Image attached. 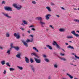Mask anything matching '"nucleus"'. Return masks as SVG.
I'll use <instances>...</instances> for the list:
<instances>
[{"label":"nucleus","mask_w":79,"mask_h":79,"mask_svg":"<svg viewBox=\"0 0 79 79\" xmlns=\"http://www.w3.org/2000/svg\"><path fill=\"white\" fill-rule=\"evenodd\" d=\"M13 6L18 10H20L23 8V6L21 4L18 3L14 4L13 5Z\"/></svg>","instance_id":"nucleus-1"},{"label":"nucleus","mask_w":79,"mask_h":79,"mask_svg":"<svg viewBox=\"0 0 79 79\" xmlns=\"http://www.w3.org/2000/svg\"><path fill=\"white\" fill-rule=\"evenodd\" d=\"M2 14H3V15H4L5 17L7 18H8V19H11V16L9 15L8 14H6L4 12H2Z\"/></svg>","instance_id":"nucleus-2"},{"label":"nucleus","mask_w":79,"mask_h":79,"mask_svg":"<svg viewBox=\"0 0 79 79\" xmlns=\"http://www.w3.org/2000/svg\"><path fill=\"white\" fill-rule=\"evenodd\" d=\"M5 10L6 11H12V9L11 7H10L9 6H6L4 8Z\"/></svg>","instance_id":"nucleus-3"},{"label":"nucleus","mask_w":79,"mask_h":79,"mask_svg":"<svg viewBox=\"0 0 79 79\" xmlns=\"http://www.w3.org/2000/svg\"><path fill=\"white\" fill-rule=\"evenodd\" d=\"M30 67H31V69L33 73H35V67H34V65H30Z\"/></svg>","instance_id":"nucleus-4"},{"label":"nucleus","mask_w":79,"mask_h":79,"mask_svg":"<svg viewBox=\"0 0 79 79\" xmlns=\"http://www.w3.org/2000/svg\"><path fill=\"white\" fill-rule=\"evenodd\" d=\"M52 45L54 46H56V47H57V48H58L59 49H60V48H60V46H59V45L58 44H57V43H56V42L54 41H53V43L52 44Z\"/></svg>","instance_id":"nucleus-5"},{"label":"nucleus","mask_w":79,"mask_h":79,"mask_svg":"<svg viewBox=\"0 0 79 79\" xmlns=\"http://www.w3.org/2000/svg\"><path fill=\"white\" fill-rule=\"evenodd\" d=\"M71 33L72 34H73V35H75L77 37H79V34H76V32L75 31H71Z\"/></svg>","instance_id":"nucleus-6"},{"label":"nucleus","mask_w":79,"mask_h":79,"mask_svg":"<svg viewBox=\"0 0 79 79\" xmlns=\"http://www.w3.org/2000/svg\"><path fill=\"white\" fill-rule=\"evenodd\" d=\"M14 36H15V37H16L17 39H19L20 37V36H19V33H17V34L16 33H15L14 34Z\"/></svg>","instance_id":"nucleus-7"},{"label":"nucleus","mask_w":79,"mask_h":79,"mask_svg":"<svg viewBox=\"0 0 79 79\" xmlns=\"http://www.w3.org/2000/svg\"><path fill=\"white\" fill-rule=\"evenodd\" d=\"M34 59L36 63H40L41 62V60L40 59H38L37 58H34Z\"/></svg>","instance_id":"nucleus-8"},{"label":"nucleus","mask_w":79,"mask_h":79,"mask_svg":"<svg viewBox=\"0 0 79 79\" xmlns=\"http://www.w3.org/2000/svg\"><path fill=\"white\" fill-rule=\"evenodd\" d=\"M34 41V39L31 38L30 40L27 39L26 41V42L28 43V42H33Z\"/></svg>","instance_id":"nucleus-9"},{"label":"nucleus","mask_w":79,"mask_h":79,"mask_svg":"<svg viewBox=\"0 0 79 79\" xmlns=\"http://www.w3.org/2000/svg\"><path fill=\"white\" fill-rule=\"evenodd\" d=\"M51 16H52V15L50 14H47V15H45V18H46V19L47 20H48L49 19H50V17Z\"/></svg>","instance_id":"nucleus-10"},{"label":"nucleus","mask_w":79,"mask_h":79,"mask_svg":"<svg viewBox=\"0 0 79 79\" xmlns=\"http://www.w3.org/2000/svg\"><path fill=\"white\" fill-rule=\"evenodd\" d=\"M22 42L23 44L26 47H28V45H27V43L26 42L22 40Z\"/></svg>","instance_id":"nucleus-11"},{"label":"nucleus","mask_w":79,"mask_h":79,"mask_svg":"<svg viewBox=\"0 0 79 79\" xmlns=\"http://www.w3.org/2000/svg\"><path fill=\"white\" fill-rule=\"evenodd\" d=\"M21 53H19L18 54L16 55V57L18 58H19V59H21Z\"/></svg>","instance_id":"nucleus-12"},{"label":"nucleus","mask_w":79,"mask_h":79,"mask_svg":"<svg viewBox=\"0 0 79 79\" xmlns=\"http://www.w3.org/2000/svg\"><path fill=\"white\" fill-rule=\"evenodd\" d=\"M59 31L60 32H65V29L64 28H60L59 29Z\"/></svg>","instance_id":"nucleus-13"},{"label":"nucleus","mask_w":79,"mask_h":79,"mask_svg":"<svg viewBox=\"0 0 79 79\" xmlns=\"http://www.w3.org/2000/svg\"><path fill=\"white\" fill-rule=\"evenodd\" d=\"M36 19L37 20H38V21H42V18L41 17H37L36 18Z\"/></svg>","instance_id":"nucleus-14"},{"label":"nucleus","mask_w":79,"mask_h":79,"mask_svg":"<svg viewBox=\"0 0 79 79\" xmlns=\"http://www.w3.org/2000/svg\"><path fill=\"white\" fill-rule=\"evenodd\" d=\"M40 24H41V26L43 27H44L43 25H45V24L42 21H40Z\"/></svg>","instance_id":"nucleus-15"},{"label":"nucleus","mask_w":79,"mask_h":79,"mask_svg":"<svg viewBox=\"0 0 79 79\" xmlns=\"http://www.w3.org/2000/svg\"><path fill=\"white\" fill-rule=\"evenodd\" d=\"M46 8L47 10H48V11L49 12H50V11H52V10H51V8H50V7L47 6L46 7Z\"/></svg>","instance_id":"nucleus-16"},{"label":"nucleus","mask_w":79,"mask_h":79,"mask_svg":"<svg viewBox=\"0 0 79 79\" xmlns=\"http://www.w3.org/2000/svg\"><path fill=\"white\" fill-rule=\"evenodd\" d=\"M25 61L27 63H29V59H28V58H27V57H25Z\"/></svg>","instance_id":"nucleus-17"},{"label":"nucleus","mask_w":79,"mask_h":79,"mask_svg":"<svg viewBox=\"0 0 79 79\" xmlns=\"http://www.w3.org/2000/svg\"><path fill=\"white\" fill-rule=\"evenodd\" d=\"M10 34L9 33V32H6V37H10Z\"/></svg>","instance_id":"nucleus-18"},{"label":"nucleus","mask_w":79,"mask_h":79,"mask_svg":"<svg viewBox=\"0 0 79 79\" xmlns=\"http://www.w3.org/2000/svg\"><path fill=\"white\" fill-rule=\"evenodd\" d=\"M67 48H70L72 50H74V47H73V46H71V45H69L68 47H67Z\"/></svg>","instance_id":"nucleus-19"},{"label":"nucleus","mask_w":79,"mask_h":79,"mask_svg":"<svg viewBox=\"0 0 79 79\" xmlns=\"http://www.w3.org/2000/svg\"><path fill=\"white\" fill-rule=\"evenodd\" d=\"M15 50L16 51H19V48L18 46L16 47H14V48Z\"/></svg>","instance_id":"nucleus-20"},{"label":"nucleus","mask_w":79,"mask_h":79,"mask_svg":"<svg viewBox=\"0 0 79 79\" xmlns=\"http://www.w3.org/2000/svg\"><path fill=\"white\" fill-rule=\"evenodd\" d=\"M46 47L47 48H48L50 50H52V47L51 46L47 45H46Z\"/></svg>","instance_id":"nucleus-21"},{"label":"nucleus","mask_w":79,"mask_h":79,"mask_svg":"<svg viewBox=\"0 0 79 79\" xmlns=\"http://www.w3.org/2000/svg\"><path fill=\"white\" fill-rule=\"evenodd\" d=\"M58 56V58H60V60H63V61H66V59H65L64 58H62V57H59V56Z\"/></svg>","instance_id":"nucleus-22"},{"label":"nucleus","mask_w":79,"mask_h":79,"mask_svg":"<svg viewBox=\"0 0 79 79\" xmlns=\"http://www.w3.org/2000/svg\"><path fill=\"white\" fill-rule=\"evenodd\" d=\"M73 37L72 35L71 36H67L66 37L67 39H73Z\"/></svg>","instance_id":"nucleus-23"},{"label":"nucleus","mask_w":79,"mask_h":79,"mask_svg":"<svg viewBox=\"0 0 79 79\" xmlns=\"http://www.w3.org/2000/svg\"><path fill=\"white\" fill-rule=\"evenodd\" d=\"M17 67L20 70H23V68L22 67L17 66Z\"/></svg>","instance_id":"nucleus-24"},{"label":"nucleus","mask_w":79,"mask_h":79,"mask_svg":"<svg viewBox=\"0 0 79 79\" xmlns=\"http://www.w3.org/2000/svg\"><path fill=\"white\" fill-rule=\"evenodd\" d=\"M66 75L69 76V77H70V79H73V77L71 76V75H70L69 73H66Z\"/></svg>","instance_id":"nucleus-25"},{"label":"nucleus","mask_w":79,"mask_h":79,"mask_svg":"<svg viewBox=\"0 0 79 79\" xmlns=\"http://www.w3.org/2000/svg\"><path fill=\"white\" fill-rule=\"evenodd\" d=\"M33 50H35L37 52H39V50L37 49V48L35 47H33Z\"/></svg>","instance_id":"nucleus-26"},{"label":"nucleus","mask_w":79,"mask_h":79,"mask_svg":"<svg viewBox=\"0 0 79 79\" xmlns=\"http://www.w3.org/2000/svg\"><path fill=\"white\" fill-rule=\"evenodd\" d=\"M10 52L11 51L10 50H7L6 53L7 54H8L9 55H10Z\"/></svg>","instance_id":"nucleus-27"},{"label":"nucleus","mask_w":79,"mask_h":79,"mask_svg":"<svg viewBox=\"0 0 79 79\" xmlns=\"http://www.w3.org/2000/svg\"><path fill=\"white\" fill-rule=\"evenodd\" d=\"M74 21H75V22H77V23H79V19H75L73 20Z\"/></svg>","instance_id":"nucleus-28"},{"label":"nucleus","mask_w":79,"mask_h":79,"mask_svg":"<svg viewBox=\"0 0 79 79\" xmlns=\"http://www.w3.org/2000/svg\"><path fill=\"white\" fill-rule=\"evenodd\" d=\"M9 69L10 71H15V69L13 68H10Z\"/></svg>","instance_id":"nucleus-29"},{"label":"nucleus","mask_w":79,"mask_h":79,"mask_svg":"<svg viewBox=\"0 0 79 79\" xmlns=\"http://www.w3.org/2000/svg\"><path fill=\"white\" fill-rule=\"evenodd\" d=\"M23 22L24 23V24H27V22L24 20H23Z\"/></svg>","instance_id":"nucleus-30"},{"label":"nucleus","mask_w":79,"mask_h":79,"mask_svg":"<svg viewBox=\"0 0 79 79\" xmlns=\"http://www.w3.org/2000/svg\"><path fill=\"white\" fill-rule=\"evenodd\" d=\"M1 63L2 65H4V64H5V61L3 60L1 62Z\"/></svg>","instance_id":"nucleus-31"},{"label":"nucleus","mask_w":79,"mask_h":79,"mask_svg":"<svg viewBox=\"0 0 79 79\" xmlns=\"http://www.w3.org/2000/svg\"><path fill=\"white\" fill-rule=\"evenodd\" d=\"M54 66L55 68H58V65L56 64H55Z\"/></svg>","instance_id":"nucleus-32"},{"label":"nucleus","mask_w":79,"mask_h":79,"mask_svg":"<svg viewBox=\"0 0 79 79\" xmlns=\"http://www.w3.org/2000/svg\"><path fill=\"white\" fill-rule=\"evenodd\" d=\"M44 60L46 62H47V63H48V62L49 61V60H48V59H45Z\"/></svg>","instance_id":"nucleus-33"},{"label":"nucleus","mask_w":79,"mask_h":79,"mask_svg":"<svg viewBox=\"0 0 79 79\" xmlns=\"http://www.w3.org/2000/svg\"><path fill=\"white\" fill-rule=\"evenodd\" d=\"M50 27H51L52 29H54V27H53L52 25H49Z\"/></svg>","instance_id":"nucleus-34"},{"label":"nucleus","mask_w":79,"mask_h":79,"mask_svg":"<svg viewBox=\"0 0 79 79\" xmlns=\"http://www.w3.org/2000/svg\"><path fill=\"white\" fill-rule=\"evenodd\" d=\"M13 44L11 43L10 44V47H11V48H14L15 47H14L13 46Z\"/></svg>","instance_id":"nucleus-35"},{"label":"nucleus","mask_w":79,"mask_h":79,"mask_svg":"<svg viewBox=\"0 0 79 79\" xmlns=\"http://www.w3.org/2000/svg\"><path fill=\"white\" fill-rule=\"evenodd\" d=\"M30 61L32 63L34 62V60H33V59L32 58H30Z\"/></svg>","instance_id":"nucleus-36"},{"label":"nucleus","mask_w":79,"mask_h":79,"mask_svg":"<svg viewBox=\"0 0 79 79\" xmlns=\"http://www.w3.org/2000/svg\"><path fill=\"white\" fill-rule=\"evenodd\" d=\"M31 55L32 56H33L34 55V56H35V55H36V53H31Z\"/></svg>","instance_id":"nucleus-37"},{"label":"nucleus","mask_w":79,"mask_h":79,"mask_svg":"<svg viewBox=\"0 0 79 79\" xmlns=\"http://www.w3.org/2000/svg\"><path fill=\"white\" fill-rule=\"evenodd\" d=\"M32 3L33 4H36V2L34 1H32Z\"/></svg>","instance_id":"nucleus-38"},{"label":"nucleus","mask_w":79,"mask_h":79,"mask_svg":"<svg viewBox=\"0 0 79 79\" xmlns=\"http://www.w3.org/2000/svg\"><path fill=\"white\" fill-rule=\"evenodd\" d=\"M2 4H5V1H2Z\"/></svg>","instance_id":"nucleus-39"},{"label":"nucleus","mask_w":79,"mask_h":79,"mask_svg":"<svg viewBox=\"0 0 79 79\" xmlns=\"http://www.w3.org/2000/svg\"><path fill=\"white\" fill-rule=\"evenodd\" d=\"M75 58H77V59H78L79 60V57H78L76 55H75Z\"/></svg>","instance_id":"nucleus-40"},{"label":"nucleus","mask_w":79,"mask_h":79,"mask_svg":"<svg viewBox=\"0 0 79 79\" xmlns=\"http://www.w3.org/2000/svg\"><path fill=\"white\" fill-rule=\"evenodd\" d=\"M6 64L8 66H9V67H10V64H9V63L8 62H7L6 63Z\"/></svg>","instance_id":"nucleus-41"},{"label":"nucleus","mask_w":79,"mask_h":79,"mask_svg":"<svg viewBox=\"0 0 79 79\" xmlns=\"http://www.w3.org/2000/svg\"><path fill=\"white\" fill-rule=\"evenodd\" d=\"M51 6H55V4L51 2Z\"/></svg>","instance_id":"nucleus-42"},{"label":"nucleus","mask_w":79,"mask_h":79,"mask_svg":"<svg viewBox=\"0 0 79 79\" xmlns=\"http://www.w3.org/2000/svg\"><path fill=\"white\" fill-rule=\"evenodd\" d=\"M20 29L22 31H24V29L21 27H20Z\"/></svg>","instance_id":"nucleus-43"},{"label":"nucleus","mask_w":79,"mask_h":79,"mask_svg":"<svg viewBox=\"0 0 79 79\" xmlns=\"http://www.w3.org/2000/svg\"><path fill=\"white\" fill-rule=\"evenodd\" d=\"M51 77H52V76L50 75L48 76V79H51Z\"/></svg>","instance_id":"nucleus-44"},{"label":"nucleus","mask_w":79,"mask_h":79,"mask_svg":"<svg viewBox=\"0 0 79 79\" xmlns=\"http://www.w3.org/2000/svg\"><path fill=\"white\" fill-rule=\"evenodd\" d=\"M34 27V26L33 25H31L30 27Z\"/></svg>","instance_id":"nucleus-45"},{"label":"nucleus","mask_w":79,"mask_h":79,"mask_svg":"<svg viewBox=\"0 0 79 79\" xmlns=\"http://www.w3.org/2000/svg\"><path fill=\"white\" fill-rule=\"evenodd\" d=\"M60 55H61V56H64V54H63L61 53H60Z\"/></svg>","instance_id":"nucleus-46"},{"label":"nucleus","mask_w":79,"mask_h":79,"mask_svg":"<svg viewBox=\"0 0 79 79\" xmlns=\"http://www.w3.org/2000/svg\"><path fill=\"white\" fill-rule=\"evenodd\" d=\"M29 37H32V38H33L34 37V35H29Z\"/></svg>","instance_id":"nucleus-47"},{"label":"nucleus","mask_w":79,"mask_h":79,"mask_svg":"<svg viewBox=\"0 0 79 79\" xmlns=\"http://www.w3.org/2000/svg\"><path fill=\"white\" fill-rule=\"evenodd\" d=\"M6 70H4V72H3V74H6Z\"/></svg>","instance_id":"nucleus-48"},{"label":"nucleus","mask_w":79,"mask_h":79,"mask_svg":"<svg viewBox=\"0 0 79 79\" xmlns=\"http://www.w3.org/2000/svg\"><path fill=\"white\" fill-rule=\"evenodd\" d=\"M43 56L44 58H46V57H47V56L45 55H43Z\"/></svg>","instance_id":"nucleus-49"},{"label":"nucleus","mask_w":79,"mask_h":79,"mask_svg":"<svg viewBox=\"0 0 79 79\" xmlns=\"http://www.w3.org/2000/svg\"><path fill=\"white\" fill-rule=\"evenodd\" d=\"M31 30H32V31H35V29L34 28H31Z\"/></svg>","instance_id":"nucleus-50"},{"label":"nucleus","mask_w":79,"mask_h":79,"mask_svg":"<svg viewBox=\"0 0 79 79\" xmlns=\"http://www.w3.org/2000/svg\"><path fill=\"white\" fill-rule=\"evenodd\" d=\"M35 56H36V57H37V58H39V56H37V54H36Z\"/></svg>","instance_id":"nucleus-51"},{"label":"nucleus","mask_w":79,"mask_h":79,"mask_svg":"<svg viewBox=\"0 0 79 79\" xmlns=\"http://www.w3.org/2000/svg\"><path fill=\"white\" fill-rule=\"evenodd\" d=\"M54 55H58V53H57L56 52H54Z\"/></svg>","instance_id":"nucleus-52"},{"label":"nucleus","mask_w":79,"mask_h":79,"mask_svg":"<svg viewBox=\"0 0 79 79\" xmlns=\"http://www.w3.org/2000/svg\"><path fill=\"white\" fill-rule=\"evenodd\" d=\"M61 8L62 9V10H65V9H64V8H63V7H61Z\"/></svg>","instance_id":"nucleus-53"},{"label":"nucleus","mask_w":79,"mask_h":79,"mask_svg":"<svg viewBox=\"0 0 79 79\" xmlns=\"http://www.w3.org/2000/svg\"><path fill=\"white\" fill-rule=\"evenodd\" d=\"M12 48H13L11 47V48H10V49H9V50H10V51H11V50H12Z\"/></svg>","instance_id":"nucleus-54"},{"label":"nucleus","mask_w":79,"mask_h":79,"mask_svg":"<svg viewBox=\"0 0 79 79\" xmlns=\"http://www.w3.org/2000/svg\"><path fill=\"white\" fill-rule=\"evenodd\" d=\"M0 49H1V50H3V47L0 46Z\"/></svg>","instance_id":"nucleus-55"},{"label":"nucleus","mask_w":79,"mask_h":79,"mask_svg":"<svg viewBox=\"0 0 79 79\" xmlns=\"http://www.w3.org/2000/svg\"><path fill=\"white\" fill-rule=\"evenodd\" d=\"M27 32H28V34H30V33H31V31H27Z\"/></svg>","instance_id":"nucleus-56"},{"label":"nucleus","mask_w":79,"mask_h":79,"mask_svg":"<svg viewBox=\"0 0 79 79\" xmlns=\"http://www.w3.org/2000/svg\"><path fill=\"white\" fill-rule=\"evenodd\" d=\"M56 16L57 17V18H59L60 17V16L59 15H56Z\"/></svg>","instance_id":"nucleus-57"},{"label":"nucleus","mask_w":79,"mask_h":79,"mask_svg":"<svg viewBox=\"0 0 79 79\" xmlns=\"http://www.w3.org/2000/svg\"><path fill=\"white\" fill-rule=\"evenodd\" d=\"M65 44V45H68V44L67 43H66Z\"/></svg>","instance_id":"nucleus-58"},{"label":"nucleus","mask_w":79,"mask_h":79,"mask_svg":"<svg viewBox=\"0 0 79 79\" xmlns=\"http://www.w3.org/2000/svg\"><path fill=\"white\" fill-rule=\"evenodd\" d=\"M21 25H23V26H25V25H24V23H22Z\"/></svg>","instance_id":"nucleus-59"},{"label":"nucleus","mask_w":79,"mask_h":79,"mask_svg":"<svg viewBox=\"0 0 79 79\" xmlns=\"http://www.w3.org/2000/svg\"><path fill=\"white\" fill-rule=\"evenodd\" d=\"M46 30L47 31H48V29H46Z\"/></svg>","instance_id":"nucleus-60"},{"label":"nucleus","mask_w":79,"mask_h":79,"mask_svg":"<svg viewBox=\"0 0 79 79\" xmlns=\"http://www.w3.org/2000/svg\"><path fill=\"white\" fill-rule=\"evenodd\" d=\"M73 66H76V65H73Z\"/></svg>","instance_id":"nucleus-61"},{"label":"nucleus","mask_w":79,"mask_h":79,"mask_svg":"<svg viewBox=\"0 0 79 79\" xmlns=\"http://www.w3.org/2000/svg\"><path fill=\"white\" fill-rule=\"evenodd\" d=\"M74 79H77V78H75Z\"/></svg>","instance_id":"nucleus-62"},{"label":"nucleus","mask_w":79,"mask_h":79,"mask_svg":"<svg viewBox=\"0 0 79 79\" xmlns=\"http://www.w3.org/2000/svg\"><path fill=\"white\" fill-rule=\"evenodd\" d=\"M22 35H23V36H24V34H23Z\"/></svg>","instance_id":"nucleus-63"},{"label":"nucleus","mask_w":79,"mask_h":79,"mask_svg":"<svg viewBox=\"0 0 79 79\" xmlns=\"http://www.w3.org/2000/svg\"><path fill=\"white\" fill-rule=\"evenodd\" d=\"M74 9V10H76V8H75V9Z\"/></svg>","instance_id":"nucleus-64"}]
</instances>
